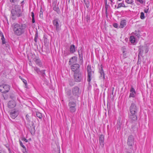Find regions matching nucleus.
Here are the masks:
<instances>
[{
    "label": "nucleus",
    "instance_id": "obj_32",
    "mask_svg": "<svg viewBox=\"0 0 153 153\" xmlns=\"http://www.w3.org/2000/svg\"><path fill=\"white\" fill-rule=\"evenodd\" d=\"M130 39L132 43H134L135 41V38L133 36H131Z\"/></svg>",
    "mask_w": 153,
    "mask_h": 153
},
{
    "label": "nucleus",
    "instance_id": "obj_23",
    "mask_svg": "<svg viewBox=\"0 0 153 153\" xmlns=\"http://www.w3.org/2000/svg\"><path fill=\"white\" fill-rule=\"evenodd\" d=\"M126 25V20L125 19L122 20L120 22V27L123 28Z\"/></svg>",
    "mask_w": 153,
    "mask_h": 153
},
{
    "label": "nucleus",
    "instance_id": "obj_7",
    "mask_svg": "<svg viewBox=\"0 0 153 153\" xmlns=\"http://www.w3.org/2000/svg\"><path fill=\"white\" fill-rule=\"evenodd\" d=\"M74 76L75 81L79 82L81 81L82 77L81 73L79 71H76L74 72Z\"/></svg>",
    "mask_w": 153,
    "mask_h": 153
},
{
    "label": "nucleus",
    "instance_id": "obj_40",
    "mask_svg": "<svg viewBox=\"0 0 153 153\" xmlns=\"http://www.w3.org/2000/svg\"><path fill=\"white\" fill-rule=\"evenodd\" d=\"M39 16L40 18L43 17V11L42 10V8H41Z\"/></svg>",
    "mask_w": 153,
    "mask_h": 153
},
{
    "label": "nucleus",
    "instance_id": "obj_38",
    "mask_svg": "<svg viewBox=\"0 0 153 153\" xmlns=\"http://www.w3.org/2000/svg\"><path fill=\"white\" fill-rule=\"evenodd\" d=\"M126 2L128 4H132L133 2V0H126Z\"/></svg>",
    "mask_w": 153,
    "mask_h": 153
},
{
    "label": "nucleus",
    "instance_id": "obj_51",
    "mask_svg": "<svg viewBox=\"0 0 153 153\" xmlns=\"http://www.w3.org/2000/svg\"><path fill=\"white\" fill-rule=\"evenodd\" d=\"M22 140L24 141L25 142H27L28 141V140L27 139H26L25 138H23L22 139Z\"/></svg>",
    "mask_w": 153,
    "mask_h": 153
},
{
    "label": "nucleus",
    "instance_id": "obj_1",
    "mask_svg": "<svg viewBox=\"0 0 153 153\" xmlns=\"http://www.w3.org/2000/svg\"><path fill=\"white\" fill-rule=\"evenodd\" d=\"M12 27L14 34L17 36H20L24 34L27 30V25L22 23H14Z\"/></svg>",
    "mask_w": 153,
    "mask_h": 153
},
{
    "label": "nucleus",
    "instance_id": "obj_33",
    "mask_svg": "<svg viewBox=\"0 0 153 153\" xmlns=\"http://www.w3.org/2000/svg\"><path fill=\"white\" fill-rule=\"evenodd\" d=\"M31 16L32 17V22L33 23L35 22L34 13L33 12L31 13Z\"/></svg>",
    "mask_w": 153,
    "mask_h": 153
},
{
    "label": "nucleus",
    "instance_id": "obj_63",
    "mask_svg": "<svg viewBox=\"0 0 153 153\" xmlns=\"http://www.w3.org/2000/svg\"><path fill=\"white\" fill-rule=\"evenodd\" d=\"M92 72H93V73H94V71H92Z\"/></svg>",
    "mask_w": 153,
    "mask_h": 153
},
{
    "label": "nucleus",
    "instance_id": "obj_44",
    "mask_svg": "<svg viewBox=\"0 0 153 153\" xmlns=\"http://www.w3.org/2000/svg\"><path fill=\"white\" fill-rule=\"evenodd\" d=\"M21 79L22 80L23 82L24 83V84L26 86H27L26 85H27V83L26 81L24 79Z\"/></svg>",
    "mask_w": 153,
    "mask_h": 153
},
{
    "label": "nucleus",
    "instance_id": "obj_5",
    "mask_svg": "<svg viewBox=\"0 0 153 153\" xmlns=\"http://www.w3.org/2000/svg\"><path fill=\"white\" fill-rule=\"evenodd\" d=\"M33 125V122L30 121H27V123L26 124V127L32 135L35 134V126Z\"/></svg>",
    "mask_w": 153,
    "mask_h": 153
},
{
    "label": "nucleus",
    "instance_id": "obj_37",
    "mask_svg": "<svg viewBox=\"0 0 153 153\" xmlns=\"http://www.w3.org/2000/svg\"><path fill=\"white\" fill-rule=\"evenodd\" d=\"M140 18L142 19H143L145 18L144 14L143 12H141L140 13Z\"/></svg>",
    "mask_w": 153,
    "mask_h": 153
},
{
    "label": "nucleus",
    "instance_id": "obj_10",
    "mask_svg": "<svg viewBox=\"0 0 153 153\" xmlns=\"http://www.w3.org/2000/svg\"><path fill=\"white\" fill-rule=\"evenodd\" d=\"M87 70L88 74L87 81L89 82V84L90 82L92 76V71L90 65H88L87 66Z\"/></svg>",
    "mask_w": 153,
    "mask_h": 153
},
{
    "label": "nucleus",
    "instance_id": "obj_21",
    "mask_svg": "<svg viewBox=\"0 0 153 153\" xmlns=\"http://www.w3.org/2000/svg\"><path fill=\"white\" fill-rule=\"evenodd\" d=\"M69 51L70 53H74L75 51V47L74 45H71L69 48Z\"/></svg>",
    "mask_w": 153,
    "mask_h": 153
},
{
    "label": "nucleus",
    "instance_id": "obj_52",
    "mask_svg": "<svg viewBox=\"0 0 153 153\" xmlns=\"http://www.w3.org/2000/svg\"><path fill=\"white\" fill-rule=\"evenodd\" d=\"M105 14L106 16L107 17L108 15V9H107L106 10H105Z\"/></svg>",
    "mask_w": 153,
    "mask_h": 153
},
{
    "label": "nucleus",
    "instance_id": "obj_6",
    "mask_svg": "<svg viewBox=\"0 0 153 153\" xmlns=\"http://www.w3.org/2000/svg\"><path fill=\"white\" fill-rule=\"evenodd\" d=\"M127 144L130 148V149L133 150V146L134 145V138L132 135H130L128 136Z\"/></svg>",
    "mask_w": 153,
    "mask_h": 153
},
{
    "label": "nucleus",
    "instance_id": "obj_48",
    "mask_svg": "<svg viewBox=\"0 0 153 153\" xmlns=\"http://www.w3.org/2000/svg\"><path fill=\"white\" fill-rule=\"evenodd\" d=\"M132 150H131L130 149L129 150V151H128V150H127L125 152V153H131Z\"/></svg>",
    "mask_w": 153,
    "mask_h": 153
},
{
    "label": "nucleus",
    "instance_id": "obj_25",
    "mask_svg": "<svg viewBox=\"0 0 153 153\" xmlns=\"http://www.w3.org/2000/svg\"><path fill=\"white\" fill-rule=\"evenodd\" d=\"M100 70V73L101 75L100 76V78L102 79H104L105 74L102 67H101V69Z\"/></svg>",
    "mask_w": 153,
    "mask_h": 153
},
{
    "label": "nucleus",
    "instance_id": "obj_31",
    "mask_svg": "<svg viewBox=\"0 0 153 153\" xmlns=\"http://www.w3.org/2000/svg\"><path fill=\"white\" fill-rule=\"evenodd\" d=\"M36 116L39 118L40 119H42V113L39 112H37L36 113Z\"/></svg>",
    "mask_w": 153,
    "mask_h": 153
},
{
    "label": "nucleus",
    "instance_id": "obj_29",
    "mask_svg": "<svg viewBox=\"0 0 153 153\" xmlns=\"http://www.w3.org/2000/svg\"><path fill=\"white\" fill-rule=\"evenodd\" d=\"M86 7L88 8L89 7V1L88 0H83Z\"/></svg>",
    "mask_w": 153,
    "mask_h": 153
},
{
    "label": "nucleus",
    "instance_id": "obj_36",
    "mask_svg": "<svg viewBox=\"0 0 153 153\" xmlns=\"http://www.w3.org/2000/svg\"><path fill=\"white\" fill-rule=\"evenodd\" d=\"M123 55L124 56V57L125 58H126V52L124 50H126V49L124 48V47H123Z\"/></svg>",
    "mask_w": 153,
    "mask_h": 153
},
{
    "label": "nucleus",
    "instance_id": "obj_12",
    "mask_svg": "<svg viewBox=\"0 0 153 153\" xmlns=\"http://www.w3.org/2000/svg\"><path fill=\"white\" fill-rule=\"evenodd\" d=\"M18 114V111L15 109L12 110L10 112V116L13 119L15 118Z\"/></svg>",
    "mask_w": 153,
    "mask_h": 153
},
{
    "label": "nucleus",
    "instance_id": "obj_17",
    "mask_svg": "<svg viewBox=\"0 0 153 153\" xmlns=\"http://www.w3.org/2000/svg\"><path fill=\"white\" fill-rule=\"evenodd\" d=\"M136 94V92L135 91V90L133 88V87L131 86L130 91V93L129 96V97H134Z\"/></svg>",
    "mask_w": 153,
    "mask_h": 153
},
{
    "label": "nucleus",
    "instance_id": "obj_9",
    "mask_svg": "<svg viewBox=\"0 0 153 153\" xmlns=\"http://www.w3.org/2000/svg\"><path fill=\"white\" fill-rule=\"evenodd\" d=\"M10 89L9 85L6 84L0 86V92L3 93H6L8 92Z\"/></svg>",
    "mask_w": 153,
    "mask_h": 153
},
{
    "label": "nucleus",
    "instance_id": "obj_24",
    "mask_svg": "<svg viewBox=\"0 0 153 153\" xmlns=\"http://www.w3.org/2000/svg\"><path fill=\"white\" fill-rule=\"evenodd\" d=\"M53 9L55 11H56L58 14H59L60 13V10L58 6H57L56 4L54 5L53 7Z\"/></svg>",
    "mask_w": 153,
    "mask_h": 153
},
{
    "label": "nucleus",
    "instance_id": "obj_20",
    "mask_svg": "<svg viewBox=\"0 0 153 153\" xmlns=\"http://www.w3.org/2000/svg\"><path fill=\"white\" fill-rule=\"evenodd\" d=\"M69 102L68 103V105L69 107H75L76 106V99H75V100H69Z\"/></svg>",
    "mask_w": 153,
    "mask_h": 153
},
{
    "label": "nucleus",
    "instance_id": "obj_35",
    "mask_svg": "<svg viewBox=\"0 0 153 153\" xmlns=\"http://www.w3.org/2000/svg\"><path fill=\"white\" fill-rule=\"evenodd\" d=\"M38 33L37 31L36 32V33L35 35V36L34 39V41L36 42H37V39L38 38Z\"/></svg>",
    "mask_w": 153,
    "mask_h": 153
},
{
    "label": "nucleus",
    "instance_id": "obj_8",
    "mask_svg": "<svg viewBox=\"0 0 153 153\" xmlns=\"http://www.w3.org/2000/svg\"><path fill=\"white\" fill-rule=\"evenodd\" d=\"M60 22L59 19L57 18H55L53 21V24L54 27L56 28V31L58 32L60 29V27L59 22Z\"/></svg>",
    "mask_w": 153,
    "mask_h": 153
},
{
    "label": "nucleus",
    "instance_id": "obj_28",
    "mask_svg": "<svg viewBox=\"0 0 153 153\" xmlns=\"http://www.w3.org/2000/svg\"><path fill=\"white\" fill-rule=\"evenodd\" d=\"M45 70H41L39 74H40L43 78H44L45 76L46 75L45 73Z\"/></svg>",
    "mask_w": 153,
    "mask_h": 153
},
{
    "label": "nucleus",
    "instance_id": "obj_46",
    "mask_svg": "<svg viewBox=\"0 0 153 153\" xmlns=\"http://www.w3.org/2000/svg\"><path fill=\"white\" fill-rule=\"evenodd\" d=\"M113 26L115 28H117L118 27V24L117 23H114L113 24Z\"/></svg>",
    "mask_w": 153,
    "mask_h": 153
},
{
    "label": "nucleus",
    "instance_id": "obj_49",
    "mask_svg": "<svg viewBox=\"0 0 153 153\" xmlns=\"http://www.w3.org/2000/svg\"><path fill=\"white\" fill-rule=\"evenodd\" d=\"M10 1L11 3H14L17 1V0H10Z\"/></svg>",
    "mask_w": 153,
    "mask_h": 153
},
{
    "label": "nucleus",
    "instance_id": "obj_42",
    "mask_svg": "<svg viewBox=\"0 0 153 153\" xmlns=\"http://www.w3.org/2000/svg\"><path fill=\"white\" fill-rule=\"evenodd\" d=\"M86 18L87 22H88L90 21V18L89 16L88 15H87Z\"/></svg>",
    "mask_w": 153,
    "mask_h": 153
},
{
    "label": "nucleus",
    "instance_id": "obj_61",
    "mask_svg": "<svg viewBox=\"0 0 153 153\" xmlns=\"http://www.w3.org/2000/svg\"><path fill=\"white\" fill-rule=\"evenodd\" d=\"M122 0H118V1H122Z\"/></svg>",
    "mask_w": 153,
    "mask_h": 153
},
{
    "label": "nucleus",
    "instance_id": "obj_55",
    "mask_svg": "<svg viewBox=\"0 0 153 153\" xmlns=\"http://www.w3.org/2000/svg\"><path fill=\"white\" fill-rule=\"evenodd\" d=\"M25 151H24L23 152L24 153H29L28 152L26 151V149H25Z\"/></svg>",
    "mask_w": 153,
    "mask_h": 153
},
{
    "label": "nucleus",
    "instance_id": "obj_45",
    "mask_svg": "<svg viewBox=\"0 0 153 153\" xmlns=\"http://www.w3.org/2000/svg\"><path fill=\"white\" fill-rule=\"evenodd\" d=\"M145 48L144 50H145V52L146 53H147L148 51V49L146 46H145Z\"/></svg>",
    "mask_w": 153,
    "mask_h": 153
},
{
    "label": "nucleus",
    "instance_id": "obj_60",
    "mask_svg": "<svg viewBox=\"0 0 153 153\" xmlns=\"http://www.w3.org/2000/svg\"><path fill=\"white\" fill-rule=\"evenodd\" d=\"M105 1H106V2H107V0H105Z\"/></svg>",
    "mask_w": 153,
    "mask_h": 153
},
{
    "label": "nucleus",
    "instance_id": "obj_2",
    "mask_svg": "<svg viewBox=\"0 0 153 153\" xmlns=\"http://www.w3.org/2000/svg\"><path fill=\"white\" fill-rule=\"evenodd\" d=\"M130 113L129 114V117L131 120L135 121L137 119V113L138 108L136 105L132 103L131 104L130 108Z\"/></svg>",
    "mask_w": 153,
    "mask_h": 153
},
{
    "label": "nucleus",
    "instance_id": "obj_41",
    "mask_svg": "<svg viewBox=\"0 0 153 153\" xmlns=\"http://www.w3.org/2000/svg\"><path fill=\"white\" fill-rule=\"evenodd\" d=\"M29 116L28 114L26 115L25 116V119L27 120V122L30 121L29 118Z\"/></svg>",
    "mask_w": 153,
    "mask_h": 153
},
{
    "label": "nucleus",
    "instance_id": "obj_18",
    "mask_svg": "<svg viewBox=\"0 0 153 153\" xmlns=\"http://www.w3.org/2000/svg\"><path fill=\"white\" fill-rule=\"evenodd\" d=\"M104 136L102 135L101 134L99 137V140L100 142V144L101 145L102 147L104 146Z\"/></svg>",
    "mask_w": 153,
    "mask_h": 153
},
{
    "label": "nucleus",
    "instance_id": "obj_53",
    "mask_svg": "<svg viewBox=\"0 0 153 153\" xmlns=\"http://www.w3.org/2000/svg\"><path fill=\"white\" fill-rule=\"evenodd\" d=\"M3 96L5 99H7V97L6 94H5L4 96Z\"/></svg>",
    "mask_w": 153,
    "mask_h": 153
},
{
    "label": "nucleus",
    "instance_id": "obj_34",
    "mask_svg": "<svg viewBox=\"0 0 153 153\" xmlns=\"http://www.w3.org/2000/svg\"><path fill=\"white\" fill-rule=\"evenodd\" d=\"M34 70L38 74H39L40 72V70L39 69L36 67H34Z\"/></svg>",
    "mask_w": 153,
    "mask_h": 153
},
{
    "label": "nucleus",
    "instance_id": "obj_56",
    "mask_svg": "<svg viewBox=\"0 0 153 153\" xmlns=\"http://www.w3.org/2000/svg\"><path fill=\"white\" fill-rule=\"evenodd\" d=\"M105 6H109L108 5V4H107V2H106V1H105Z\"/></svg>",
    "mask_w": 153,
    "mask_h": 153
},
{
    "label": "nucleus",
    "instance_id": "obj_47",
    "mask_svg": "<svg viewBox=\"0 0 153 153\" xmlns=\"http://www.w3.org/2000/svg\"><path fill=\"white\" fill-rule=\"evenodd\" d=\"M75 83L74 82H70L69 83V85L71 86H73V85H75Z\"/></svg>",
    "mask_w": 153,
    "mask_h": 153
},
{
    "label": "nucleus",
    "instance_id": "obj_26",
    "mask_svg": "<svg viewBox=\"0 0 153 153\" xmlns=\"http://www.w3.org/2000/svg\"><path fill=\"white\" fill-rule=\"evenodd\" d=\"M34 62L39 66L41 67L42 66V62L39 59H36L34 60Z\"/></svg>",
    "mask_w": 153,
    "mask_h": 153
},
{
    "label": "nucleus",
    "instance_id": "obj_58",
    "mask_svg": "<svg viewBox=\"0 0 153 153\" xmlns=\"http://www.w3.org/2000/svg\"><path fill=\"white\" fill-rule=\"evenodd\" d=\"M108 6H105V10H107V9H108Z\"/></svg>",
    "mask_w": 153,
    "mask_h": 153
},
{
    "label": "nucleus",
    "instance_id": "obj_50",
    "mask_svg": "<svg viewBox=\"0 0 153 153\" xmlns=\"http://www.w3.org/2000/svg\"><path fill=\"white\" fill-rule=\"evenodd\" d=\"M149 10V8H148L147 9H145L144 10V12L145 13H147L148 12Z\"/></svg>",
    "mask_w": 153,
    "mask_h": 153
},
{
    "label": "nucleus",
    "instance_id": "obj_19",
    "mask_svg": "<svg viewBox=\"0 0 153 153\" xmlns=\"http://www.w3.org/2000/svg\"><path fill=\"white\" fill-rule=\"evenodd\" d=\"M77 60V57L76 56H74L71 58L69 62V64L70 65L75 63Z\"/></svg>",
    "mask_w": 153,
    "mask_h": 153
},
{
    "label": "nucleus",
    "instance_id": "obj_27",
    "mask_svg": "<svg viewBox=\"0 0 153 153\" xmlns=\"http://www.w3.org/2000/svg\"><path fill=\"white\" fill-rule=\"evenodd\" d=\"M69 109L70 111L72 113L76 111V108L74 106L69 107Z\"/></svg>",
    "mask_w": 153,
    "mask_h": 153
},
{
    "label": "nucleus",
    "instance_id": "obj_11",
    "mask_svg": "<svg viewBox=\"0 0 153 153\" xmlns=\"http://www.w3.org/2000/svg\"><path fill=\"white\" fill-rule=\"evenodd\" d=\"M0 35L1 36V39L2 40V45H3V46L7 48L9 47V45L8 44V43L5 41L4 36L3 35L1 31L0 32Z\"/></svg>",
    "mask_w": 153,
    "mask_h": 153
},
{
    "label": "nucleus",
    "instance_id": "obj_62",
    "mask_svg": "<svg viewBox=\"0 0 153 153\" xmlns=\"http://www.w3.org/2000/svg\"><path fill=\"white\" fill-rule=\"evenodd\" d=\"M0 153H2L1 152V151H0Z\"/></svg>",
    "mask_w": 153,
    "mask_h": 153
},
{
    "label": "nucleus",
    "instance_id": "obj_4",
    "mask_svg": "<svg viewBox=\"0 0 153 153\" xmlns=\"http://www.w3.org/2000/svg\"><path fill=\"white\" fill-rule=\"evenodd\" d=\"M72 93L73 96L75 99L76 98H77L79 97L81 94V91L78 87L75 86L72 88Z\"/></svg>",
    "mask_w": 153,
    "mask_h": 153
},
{
    "label": "nucleus",
    "instance_id": "obj_43",
    "mask_svg": "<svg viewBox=\"0 0 153 153\" xmlns=\"http://www.w3.org/2000/svg\"><path fill=\"white\" fill-rule=\"evenodd\" d=\"M10 98L12 99H14L15 98V96L14 94H11L10 95Z\"/></svg>",
    "mask_w": 153,
    "mask_h": 153
},
{
    "label": "nucleus",
    "instance_id": "obj_57",
    "mask_svg": "<svg viewBox=\"0 0 153 153\" xmlns=\"http://www.w3.org/2000/svg\"><path fill=\"white\" fill-rule=\"evenodd\" d=\"M5 146L8 149V148H9V146H8V145L7 144L6 145H5Z\"/></svg>",
    "mask_w": 153,
    "mask_h": 153
},
{
    "label": "nucleus",
    "instance_id": "obj_22",
    "mask_svg": "<svg viewBox=\"0 0 153 153\" xmlns=\"http://www.w3.org/2000/svg\"><path fill=\"white\" fill-rule=\"evenodd\" d=\"M83 50L82 48L81 47L80 49L78 51L79 55V56L80 59L81 60H82L83 59Z\"/></svg>",
    "mask_w": 153,
    "mask_h": 153
},
{
    "label": "nucleus",
    "instance_id": "obj_39",
    "mask_svg": "<svg viewBox=\"0 0 153 153\" xmlns=\"http://www.w3.org/2000/svg\"><path fill=\"white\" fill-rule=\"evenodd\" d=\"M19 143H20V146L22 148H23L24 149H26L25 147L23 145V144L22 142L20 140H19Z\"/></svg>",
    "mask_w": 153,
    "mask_h": 153
},
{
    "label": "nucleus",
    "instance_id": "obj_3",
    "mask_svg": "<svg viewBox=\"0 0 153 153\" xmlns=\"http://www.w3.org/2000/svg\"><path fill=\"white\" fill-rule=\"evenodd\" d=\"M11 17L13 19L16 18V16L19 17L22 16V13L21 12L20 6L17 4L14 6L11 11Z\"/></svg>",
    "mask_w": 153,
    "mask_h": 153
},
{
    "label": "nucleus",
    "instance_id": "obj_30",
    "mask_svg": "<svg viewBox=\"0 0 153 153\" xmlns=\"http://www.w3.org/2000/svg\"><path fill=\"white\" fill-rule=\"evenodd\" d=\"M122 7H126V6H125V4L124 3L123 1L122 3H119L118 4V6H117V8H119Z\"/></svg>",
    "mask_w": 153,
    "mask_h": 153
},
{
    "label": "nucleus",
    "instance_id": "obj_13",
    "mask_svg": "<svg viewBox=\"0 0 153 153\" xmlns=\"http://www.w3.org/2000/svg\"><path fill=\"white\" fill-rule=\"evenodd\" d=\"M67 95L68 96V98L70 100H75L74 97L71 95V92L70 90H68L66 92Z\"/></svg>",
    "mask_w": 153,
    "mask_h": 153
},
{
    "label": "nucleus",
    "instance_id": "obj_16",
    "mask_svg": "<svg viewBox=\"0 0 153 153\" xmlns=\"http://www.w3.org/2000/svg\"><path fill=\"white\" fill-rule=\"evenodd\" d=\"M16 106V104L15 102L13 100L10 101L8 102L7 106L10 108H13L15 107Z\"/></svg>",
    "mask_w": 153,
    "mask_h": 153
},
{
    "label": "nucleus",
    "instance_id": "obj_14",
    "mask_svg": "<svg viewBox=\"0 0 153 153\" xmlns=\"http://www.w3.org/2000/svg\"><path fill=\"white\" fill-rule=\"evenodd\" d=\"M139 48L138 50L139 51V53L138 55V62H139V59L140 58V56H142V53H143L144 51V50L145 47L143 46H140L139 47Z\"/></svg>",
    "mask_w": 153,
    "mask_h": 153
},
{
    "label": "nucleus",
    "instance_id": "obj_59",
    "mask_svg": "<svg viewBox=\"0 0 153 153\" xmlns=\"http://www.w3.org/2000/svg\"><path fill=\"white\" fill-rule=\"evenodd\" d=\"M24 1H22L21 2V4H23V3H24Z\"/></svg>",
    "mask_w": 153,
    "mask_h": 153
},
{
    "label": "nucleus",
    "instance_id": "obj_54",
    "mask_svg": "<svg viewBox=\"0 0 153 153\" xmlns=\"http://www.w3.org/2000/svg\"><path fill=\"white\" fill-rule=\"evenodd\" d=\"M8 150L9 151V153H12V152H11V150L10 148H8Z\"/></svg>",
    "mask_w": 153,
    "mask_h": 153
},
{
    "label": "nucleus",
    "instance_id": "obj_15",
    "mask_svg": "<svg viewBox=\"0 0 153 153\" xmlns=\"http://www.w3.org/2000/svg\"><path fill=\"white\" fill-rule=\"evenodd\" d=\"M79 68V65L77 64H75L71 66V68L72 70L74 72L76 71H79L78 70Z\"/></svg>",
    "mask_w": 153,
    "mask_h": 153
}]
</instances>
